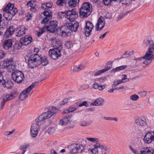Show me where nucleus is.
Returning <instances> with one entry per match:
<instances>
[{
	"mask_svg": "<svg viewBox=\"0 0 154 154\" xmlns=\"http://www.w3.org/2000/svg\"><path fill=\"white\" fill-rule=\"evenodd\" d=\"M70 117L69 115H67L64 116L60 120L59 123L60 125L62 126L66 125L70 122Z\"/></svg>",
	"mask_w": 154,
	"mask_h": 154,
	"instance_id": "obj_24",
	"label": "nucleus"
},
{
	"mask_svg": "<svg viewBox=\"0 0 154 154\" xmlns=\"http://www.w3.org/2000/svg\"><path fill=\"white\" fill-rule=\"evenodd\" d=\"M143 43L146 46L149 47L147 51H148L149 49L152 53H154V43L151 38L147 37L145 38L143 41Z\"/></svg>",
	"mask_w": 154,
	"mask_h": 154,
	"instance_id": "obj_8",
	"label": "nucleus"
},
{
	"mask_svg": "<svg viewBox=\"0 0 154 154\" xmlns=\"http://www.w3.org/2000/svg\"><path fill=\"white\" fill-rule=\"evenodd\" d=\"M85 66L83 65H80L78 66H75L73 68V70L74 71H79L83 69Z\"/></svg>",
	"mask_w": 154,
	"mask_h": 154,
	"instance_id": "obj_42",
	"label": "nucleus"
},
{
	"mask_svg": "<svg viewBox=\"0 0 154 154\" xmlns=\"http://www.w3.org/2000/svg\"><path fill=\"white\" fill-rule=\"evenodd\" d=\"M72 97H69L67 98L64 99L61 102L60 104L62 105H64L65 104H67L69 102V101L71 100Z\"/></svg>",
	"mask_w": 154,
	"mask_h": 154,
	"instance_id": "obj_48",
	"label": "nucleus"
},
{
	"mask_svg": "<svg viewBox=\"0 0 154 154\" xmlns=\"http://www.w3.org/2000/svg\"><path fill=\"white\" fill-rule=\"evenodd\" d=\"M86 139L90 142L95 143L94 146H97L101 144L99 143V139L97 137H88L86 138Z\"/></svg>",
	"mask_w": 154,
	"mask_h": 154,
	"instance_id": "obj_28",
	"label": "nucleus"
},
{
	"mask_svg": "<svg viewBox=\"0 0 154 154\" xmlns=\"http://www.w3.org/2000/svg\"><path fill=\"white\" fill-rule=\"evenodd\" d=\"M66 0H58L57 1L56 4L57 5L60 6H63L65 5L66 6Z\"/></svg>",
	"mask_w": 154,
	"mask_h": 154,
	"instance_id": "obj_43",
	"label": "nucleus"
},
{
	"mask_svg": "<svg viewBox=\"0 0 154 154\" xmlns=\"http://www.w3.org/2000/svg\"><path fill=\"white\" fill-rule=\"evenodd\" d=\"M69 109L70 112H72L75 110L77 109V108L75 107H71Z\"/></svg>",
	"mask_w": 154,
	"mask_h": 154,
	"instance_id": "obj_63",
	"label": "nucleus"
},
{
	"mask_svg": "<svg viewBox=\"0 0 154 154\" xmlns=\"http://www.w3.org/2000/svg\"><path fill=\"white\" fill-rule=\"evenodd\" d=\"M7 26V22H5L1 20L0 22V28H5Z\"/></svg>",
	"mask_w": 154,
	"mask_h": 154,
	"instance_id": "obj_52",
	"label": "nucleus"
},
{
	"mask_svg": "<svg viewBox=\"0 0 154 154\" xmlns=\"http://www.w3.org/2000/svg\"><path fill=\"white\" fill-rule=\"evenodd\" d=\"M146 143H150L154 140V132H148L146 133L144 138Z\"/></svg>",
	"mask_w": 154,
	"mask_h": 154,
	"instance_id": "obj_19",
	"label": "nucleus"
},
{
	"mask_svg": "<svg viewBox=\"0 0 154 154\" xmlns=\"http://www.w3.org/2000/svg\"><path fill=\"white\" fill-rule=\"evenodd\" d=\"M106 67L102 70L97 71L95 72L93 75L95 76H97L100 75L111 69L112 68V65L110 63L108 62L106 64Z\"/></svg>",
	"mask_w": 154,
	"mask_h": 154,
	"instance_id": "obj_21",
	"label": "nucleus"
},
{
	"mask_svg": "<svg viewBox=\"0 0 154 154\" xmlns=\"http://www.w3.org/2000/svg\"><path fill=\"white\" fill-rule=\"evenodd\" d=\"M2 85L4 87H6L8 89L11 88L12 86L13 85V84L11 81H7L3 83L2 84Z\"/></svg>",
	"mask_w": 154,
	"mask_h": 154,
	"instance_id": "obj_39",
	"label": "nucleus"
},
{
	"mask_svg": "<svg viewBox=\"0 0 154 154\" xmlns=\"http://www.w3.org/2000/svg\"><path fill=\"white\" fill-rule=\"evenodd\" d=\"M83 146L81 144H73L70 146L71 153L72 154L81 152L83 149Z\"/></svg>",
	"mask_w": 154,
	"mask_h": 154,
	"instance_id": "obj_15",
	"label": "nucleus"
},
{
	"mask_svg": "<svg viewBox=\"0 0 154 154\" xmlns=\"http://www.w3.org/2000/svg\"><path fill=\"white\" fill-rule=\"evenodd\" d=\"M6 102V101L4 100L3 98L2 100L0 106V109H3L5 103Z\"/></svg>",
	"mask_w": 154,
	"mask_h": 154,
	"instance_id": "obj_56",
	"label": "nucleus"
},
{
	"mask_svg": "<svg viewBox=\"0 0 154 154\" xmlns=\"http://www.w3.org/2000/svg\"><path fill=\"white\" fill-rule=\"evenodd\" d=\"M94 26L92 23L89 21L86 22L85 25L83 29V31L86 36L89 37Z\"/></svg>",
	"mask_w": 154,
	"mask_h": 154,
	"instance_id": "obj_14",
	"label": "nucleus"
},
{
	"mask_svg": "<svg viewBox=\"0 0 154 154\" xmlns=\"http://www.w3.org/2000/svg\"><path fill=\"white\" fill-rule=\"evenodd\" d=\"M17 12V9L14 7V4L8 3L4 8L3 16L6 20H10Z\"/></svg>",
	"mask_w": 154,
	"mask_h": 154,
	"instance_id": "obj_2",
	"label": "nucleus"
},
{
	"mask_svg": "<svg viewBox=\"0 0 154 154\" xmlns=\"http://www.w3.org/2000/svg\"><path fill=\"white\" fill-rule=\"evenodd\" d=\"M79 23L78 22L73 23L66 22L65 25L63 26L61 28L60 32L62 36H65L69 30L72 32H76L78 28Z\"/></svg>",
	"mask_w": 154,
	"mask_h": 154,
	"instance_id": "obj_3",
	"label": "nucleus"
},
{
	"mask_svg": "<svg viewBox=\"0 0 154 154\" xmlns=\"http://www.w3.org/2000/svg\"><path fill=\"white\" fill-rule=\"evenodd\" d=\"M41 63L44 66L47 65L48 63V62L47 59L45 57H43V58L41 57Z\"/></svg>",
	"mask_w": 154,
	"mask_h": 154,
	"instance_id": "obj_47",
	"label": "nucleus"
},
{
	"mask_svg": "<svg viewBox=\"0 0 154 154\" xmlns=\"http://www.w3.org/2000/svg\"><path fill=\"white\" fill-rule=\"evenodd\" d=\"M25 28L24 27H21L18 28L16 33V35L18 37L22 36L26 33Z\"/></svg>",
	"mask_w": 154,
	"mask_h": 154,
	"instance_id": "obj_30",
	"label": "nucleus"
},
{
	"mask_svg": "<svg viewBox=\"0 0 154 154\" xmlns=\"http://www.w3.org/2000/svg\"><path fill=\"white\" fill-rule=\"evenodd\" d=\"M141 154H153V149L150 147H145L140 151Z\"/></svg>",
	"mask_w": 154,
	"mask_h": 154,
	"instance_id": "obj_32",
	"label": "nucleus"
},
{
	"mask_svg": "<svg viewBox=\"0 0 154 154\" xmlns=\"http://www.w3.org/2000/svg\"><path fill=\"white\" fill-rule=\"evenodd\" d=\"M30 145L29 143H25L21 145L20 147V149L22 151L21 154H24L26 151V149L29 148Z\"/></svg>",
	"mask_w": 154,
	"mask_h": 154,
	"instance_id": "obj_37",
	"label": "nucleus"
},
{
	"mask_svg": "<svg viewBox=\"0 0 154 154\" xmlns=\"http://www.w3.org/2000/svg\"><path fill=\"white\" fill-rule=\"evenodd\" d=\"M11 75L13 79L18 83L21 82L24 78V74L21 71H17Z\"/></svg>",
	"mask_w": 154,
	"mask_h": 154,
	"instance_id": "obj_7",
	"label": "nucleus"
},
{
	"mask_svg": "<svg viewBox=\"0 0 154 154\" xmlns=\"http://www.w3.org/2000/svg\"><path fill=\"white\" fill-rule=\"evenodd\" d=\"M139 98V96L136 94H134L131 95L130 97V99L133 101H136L138 100Z\"/></svg>",
	"mask_w": 154,
	"mask_h": 154,
	"instance_id": "obj_50",
	"label": "nucleus"
},
{
	"mask_svg": "<svg viewBox=\"0 0 154 154\" xmlns=\"http://www.w3.org/2000/svg\"><path fill=\"white\" fill-rule=\"evenodd\" d=\"M16 96V94L14 92L11 94H7L3 98L4 100L7 101L8 100H11Z\"/></svg>",
	"mask_w": 154,
	"mask_h": 154,
	"instance_id": "obj_35",
	"label": "nucleus"
},
{
	"mask_svg": "<svg viewBox=\"0 0 154 154\" xmlns=\"http://www.w3.org/2000/svg\"><path fill=\"white\" fill-rule=\"evenodd\" d=\"M12 45V40L11 39H8L4 40L2 43V46L3 48L6 50H8L11 48Z\"/></svg>",
	"mask_w": 154,
	"mask_h": 154,
	"instance_id": "obj_26",
	"label": "nucleus"
},
{
	"mask_svg": "<svg viewBox=\"0 0 154 154\" xmlns=\"http://www.w3.org/2000/svg\"><path fill=\"white\" fill-rule=\"evenodd\" d=\"M83 106H85L86 107H88V104L86 101H84L82 103L80 104L79 105V107H81Z\"/></svg>",
	"mask_w": 154,
	"mask_h": 154,
	"instance_id": "obj_58",
	"label": "nucleus"
},
{
	"mask_svg": "<svg viewBox=\"0 0 154 154\" xmlns=\"http://www.w3.org/2000/svg\"><path fill=\"white\" fill-rule=\"evenodd\" d=\"M5 53L4 51L2 50H0V59H2L5 55Z\"/></svg>",
	"mask_w": 154,
	"mask_h": 154,
	"instance_id": "obj_61",
	"label": "nucleus"
},
{
	"mask_svg": "<svg viewBox=\"0 0 154 154\" xmlns=\"http://www.w3.org/2000/svg\"><path fill=\"white\" fill-rule=\"evenodd\" d=\"M78 16L77 13L75 9H73L71 10L66 11V17L71 21H74Z\"/></svg>",
	"mask_w": 154,
	"mask_h": 154,
	"instance_id": "obj_10",
	"label": "nucleus"
},
{
	"mask_svg": "<svg viewBox=\"0 0 154 154\" xmlns=\"http://www.w3.org/2000/svg\"><path fill=\"white\" fill-rule=\"evenodd\" d=\"M84 81L87 84V85H85V87L83 88L84 89H85L89 87V85H90L92 83V79L91 78L90 75H88L87 76L85 77L84 79Z\"/></svg>",
	"mask_w": 154,
	"mask_h": 154,
	"instance_id": "obj_31",
	"label": "nucleus"
},
{
	"mask_svg": "<svg viewBox=\"0 0 154 154\" xmlns=\"http://www.w3.org/2000/svg\"><path fill=\"white\" fill-rule=\"evenodd\" d=\"M65 44L67 48L68 49L70 48L73 46L72 42L69 41L66 42Z\"/></svg>",
	"mask_w": 154,
	"mask_h": 154,
	"instance_id": "obj_53",
	"label": "nucleus"
},
{
	"mask_svg": "<svg viewBox=\"0 0 154 154\" xmlns=\"http://www.w3.org/2000/svg\"><path fill=\"white\" fill-rule=\"evenodd\" d=\"M51 42L53 45L56 47L55 48L60 49L61 50L62 48V45L61 41L54 38L52 40Z\"/></svg>",
	"mask_w": 154,
	"mask_h": 154,
	"instance_id": "obj_25",
	"label": "nucleus"
},
{
	"mask_svg": "<svg viewBox=\"0 0 154 154\" xmlns=\"http://www.w3.org/2000/svg\"><path fill=\"white\" fill-rule=\"evenodd\" d=\"M32 41V38L31 37L26 36L20 39V42L22 45H26L29 44Z\"/></svg>",
	"mask_w": 154,
	"mask_h": 154,
	"instance_id": "obj_23",
	"label": "nucleus"
},
{
	"mask_svg": "<svg viewBox=\"0 0 154 154\" xmlns=\"http://www.w3.org/2000/svg\"><path fill=\"white\" fill-rule=\"evenodd\" d=\"M45 26H46V28L48 31L52 33L54 32L57 29V23L56 21H51Z\"/></svg>",
	"mask_w": 154,
	"mask_h": 154,
	"instance_id": "obj_9",
	"label": "nucleus"
},
{
	"mask_svg": "<svg viewBox=\"0 0 154 154\" xmlns=\"http://www.w3.org/2000/svg\"><path fill=\"white\" fill-rule=\"evenodd\" d=\"M3 67L4 69H5L13 63V60L12 58H11L9 59H7L6 60H3Z\"/></svg>",
	"mask_w": 154,
	"mask_h": 154,
	"instance_id": "obj_33",
	"label": "nucleus"
},
{
	"mask_svg": "<svg viewBox=\"0 0 154 154\" xmlns=\"http://www.w3.org/2000/svg\"><path fill=\"white\" fill-rule=\"evenodd\" d=\"M15 68L14 65L12 64V63L9 66H8L5 69H7L8 71L11 72L13 71Z\"/></svg>",
	"mask_w": 154,
	"mask_h": 154,
	"instance_id": "obj_44",
	"label": "nucleus"
},
{
	"mask_svg": "<svg viewBox=\"0 0 154 154\" xmlns=\"http://www.w3.org/2000/svg\"><path fill=\"white\" fill-rule=\"evenodd\" d=\"M122 80H120V81L122 83L128 82L129 81V79L127 78V76L126 75H122Z\"/></svg>",
	"mask_w": 154,
	"mask_h": 154,
	"instance_id": "obj_51",
	"label": "nucleus"
},
{
	"mask_svg": "<svg viewBox=\"0 0 154 154\" xmlns=\"http://www.w3.org/2000/svg\"><path fill=\"white\" fill-rule=\"evenodd\" d=\"M79 2V0H67L66 6L74 8L78 5Z\"/></svg>",
	"mask_w": 154,
	"mask_h": 154,
	"instance_id": "obj_27",
	"label": "nucleus"
},
{
	"mask_svg": "<svg viewBox=\"0 0 154 154\" xmlns=\"http://www.w3.org/2000/svg\"><path fill=\"white\" fill-rule=\"evenodd\" d=\"M153 54L149 50L148 51L146 52L145 55L143 57V59H145L143 62L144 64L147 66L151 63V60L154 59Z\"/></svg>",
	"mask_w": 154,
	"mask_h": 154,
	"instance_id": "obj_11",
	"label": "nucleus"
},
{
	"mask_svg": "<svg viewBox=\"0 0 154 154\" xmlns=\"http://www.w3.org/2000/svg\"><path fill=\"white\" fill-rule=\"evenodd\" d=\"M45 26L42 28L39 29V30L37 32V33H36V35L38 36H40L45 31Z\"/></svg>",
	"mask_w": 154,
	"mask_h": 154,
	"instance_id": "obj_46",
	"label": "nucleus"
},
{
	"mask_svg": "<svg viewBox=\"0 0 154 154\" xmlns=\"http://www.w3.org/2000/svg\"><path fill=\"white\" fill-rule=\"evenodd\" d=\"M51 117V114L47 111L40 115L38 118L36 119L35 121L36 122L38 123L39 122L44 121Z\"/></svg>",
	"mask_w": 154,
	"mask_h": 154,
	"instance_id": "obj_17",
	"label": "nucleus"
},
{
	"mask_svg": "<svg viewBox=\"0 0 154 154\" xmlns=\"http://www.w3.org/2000/svg\"><path fill=\"white\" fill-rule=\"evenodd\" d=\"M48 112L51 114V116L54 114H57L60 112V110L55 107L50 106L49 107Z\"/></svg>",
	"mask_w": 154,
	"mask_h": 154,
	"instance_id": "obj_34",
	"label": "nucleus"
},
{
	"mask_svg": "<svg viewBox=\"0 0 154 154\" xmlns=\"http://www.w3.org/2000/svg\"><path fill=\"white\" fill-rule=\"evenodd\" d=\"M105 20L103 17H100L97 20V22L95 26L96 31L101 30L105 25Z\"/></svg>",
	"mask_w": 154,
	"mask_h": 154,
	"instance_id": "obj_20",
	"label": "nucleus"
},
{
	"mask_svg": "<svg viewBox=\"0 0 154 154\" xmlns=\"http://www.w3.org/2000/svg\"><path fill=\"white\" fill-rule=\"evenodd\" d=\"M129 147L130 148L131 150L134 154H138L139 152L136 149L133 148L131 146L129 145Z\"/></svg>",
	"mask_w": 154,
	"mask_h": 154,
	"instance_id": "obj_55",
	"label": "nucleus"
},
{
	"mask_svg": "<svg viewBox=\"0 0 154 154\" xmlns=\"http://www.w3.org/2000/svg\"><path fill=\"white\" fill-rule=\"evenodd\" d=\"M136 125L133 128L132 134L135 135L141 133L147 126L146 119L143 117L137 118L135 120Z\"/></svg>",
	"mask_w": 154,
	"mask_h": 154,
	"instance_id": "obj_1",
	"label": "nucleus"
},
{
	"mask_svg": "<svg viewBox=\"0 0 154 154\" xmlns=\"http://www.w3.org/2000/svg\"><path fill=\"white\" fill-rule=\"evenodd\" d=\"M126 67L127 66H121L118 67L114 69H113L112 70L114 72H116L117 71H119L124 69H125Z\"/></svg>",
	"mask_w": 154,
	"mask_h": 154,
	"instance_id": "obj_49",
	"label": "nucleus"
},
{
	"mask_svg": "<svg viewBox=\"0 0 154 154\" xmlns=\"http://www.w3.org/2000/svg\"><path fill=\"white\" fill-rule=\"evenodd\" d=\"M106 80V78L105 77H102L101 78L96 79H95V82H97L100 84L103 83Z\"/></svg>",
	"mask_w": 154,
	"mask_h": 154,
	"instance_id": "obj_41",
	"label": "nucleus"
},
{
	"mask_svg": "<svg viewBox=\"0 0 154 154\" xmlns=\"http://www.w3.org/2000/svg\"><path fill=\"white\" fill-rule=\"evenodd\" d=\"M32 1H30L27 3V5L28 7H30V10L32 12H35L38 8L32 2Z\"/></svg>",
	"mask_w": 154,
	"mask_h": 154,
	"instance_id": "obj_36",
	"label": "nucleus"
},
{
	"mask_svg": "<svg viewBox=\"0 0 154 154\" xmlns=\"http://www.w3.org/2000/svg\"><path fill=\"white\" fill-rule=\"evenodd\" d=\"M104 17L106 19H110L111 17V16L109 13H106Z\"/></svg>",
	"mask_w": 154,
	"mask_h": 154,
	"instance_id": "obj_62",
	"label": "nucleus"
},
{
	"mask_svg": "<svg viewBox=\"0 0 154 154\" xmlns=\"http://www.w3.org/2000/svg\"><path fill=\"white\" fill-rule=\"evenodd\" d=\"M3 77V75H0V84L1 85L5 82V80L4 79Z\"/></svg>",
	"mask_w": 154,
	"mask_h": 154,
	"instance_id": "obj_60",
	"label": "nucleus"
},
{
	"mask_svg": "<svg viewBox=\"0 0 154 154\" xmlns=\"http://www.w3.org/2000/svg\"><path fill=\"white\" fill-rule=\"evenodd\" d=\"M143 59V57L135 58L134 59L136 61V63H137L138 61H141Z\"/></svg>",
	"mask_w": 154,
	"mask_h": 154,
	"instance_id": "obj_64",
	"label": "nucleus"
},
{
	"mask_svg": "<svg viewBox=\"0 0 154 154\" xmlns=\"http://www.w3.org/2000/svg\"><path fill=\"white\" fill-rule=\"evenodd\" d=\"M15 28L13 26H11L7 28L5 32L4 36L7 38H10L14 34Z\"/></svg>",
	"mask_w": 154,
	"mask_h": 154,
	"instance_id": "obj_22",
	"label": "nucleus"
},
{
	"mask_svg": "<svg viewBox=\"0 0 154 154\" xmlns=\"http://www.w3.org/2000/svg\"><path fill=\"white\" fill-rule=\"evenodd\" d=\"M98 148H100L101 149L104 150L107 152H109L110 150V149L108 147L102 144L99 145L97 146L94 145V148L93 149H90L89 150L94 154H98Z\"/></svg>",
	"mask_w": 154,
	"mask_h": 154,
	"instance_id": "obj_18",
	"label": "nucleus"
},
{
	"mask_svg": "<svg viewBox=\"0 0 154 154\" xmlns=\"http://www.w3.org/2000/svg\"><path fill=\"white\" fill-rule=\"evenodd\" d=\"M43 15L44 17H42V19L41 22L42 24H45L48 21L51 20L52 18V13L49 10L48 11H45L41 14V16Z\"/></svg>",
	"mask_w": 154,
	"mask_h": 154,
	"instance_id": "obj_12",
	"label": "nucleus"
},
{
	"mask_svg": "<svg viewBox=\"0 0 154 154\" xmlns=\"http://www.w3.org/2000/svg\"><path fill=\"white\" fill-rule=\"evenodd\" d=\"M104 102V100L101 98H98L95 100L94 103H92L93 105L98 106L103 104Z\"/></svg>",
	"mask_w": 154,
	"mask_h": 154,
	"instance_id": "obj_38",
	"label": "nucleus"
},
{
	"mask_svg": "<svg viewBox=\"0 0 154 154\" xmlns=\"http://www.w3.org/2000/svg\"><path fill=\"white\" fill-rule=\"evenodd\" d=\"M147 94V91H143L139 92V94L142 97H143L146 96Z\"/></svg>",
	"mask_w": 154,
	"mask_h": 154,
	"instance_id": "obj_59",
	"label": "nucleus"
},
{
	"mask_svg": "<svg viewBox=\"0 0 154 154\" xmlns=\"http://www.w3.org/2000/svg\"><path fill=\"white\" fill-rule=\"evenodd\" d=\"M92 6L88 2H85L82 5L79 9V14L82 18L86 17L91 14Z\"/></svg>",
	"mask_w": 154,
	"mask_h": 154,
	"instance_id": "obj_4",
	"label": "nucleus"
},
{
	"mask_svg": "<svg viewBox=\"0 0 154 154\" xmlns=\"http://www.w3.org/2000/svg\"><path fill=\"white\" fill-rule=\"evenodd\" d=\"M61 51L60 49H58L55 48L50 49L49 51L50 56L53 59L57 60L61 55Z\"/></svg>",
	"mask_w": 154,
	"mask_h": 154,
	"instance_id": "obj_13",
	"label": "nucleus"
},
{
	"mask_svg": "<svg viewBox=\"0 0 154 154\" xmlns=\"http://www.w3.org/2000/svg\"><path fill=\"white\" fill-rule=\"evenodd\" d=\"M113 84L112 85V88L115 87L119 84H122V83L121 82L120 80H115L113 82Z\"/></svg>",
	"mask_w": 154,
	"mask_h": 154,
	"instance_id": "obj_45",
	"label": "nucleus"
},
{
	"mask_svg": "<svg viewBox=\"0 0 154 154\" xmlns=\"http://www.w3.org/2000/svg\"><path fill=\"white\" fill-rule=\"evenodd\" d=\"M56 131V128L55 127L51 126L48 128L46 132L49 134H52L55 132Z\"/></svg>",
	"mask_w": 154,
	"mask_h": 154,
	"instance_id": "obj_40",
	"label": "nucleus"
},
{
	"mask_svg": "<svg viewBox=\"0 0 154 154\" xmlns=\"http://www.w3.org/2000/svg\"><path fill=\"white\" fill-rule=\"evenodd\" d=\"M41 57L37 54L32 55L28 59L29 67L33 68L38 66L41 63Z\"/></svg>",
	"mask_w": 154,
	"mask_h": 154,
	"instance_id": "obj_5",
	"label": "nucleus"
},
{
	"mask_svg": "<svg viewBox=\"0 0 154 154\" xmlns=\"http://www.w3.org/2000/svg\"><path fill=\"white\" fill-rule=\"evenodd\" d=\"M112 0H103V2L105 5H108L111 3Z\"/></svg>",
	"mask_w": 154,
	"mask_h": 154,
	"instance_id": "obj_57",
	"label": "nucleus"
},
{
	"mask_svg": "<svg viewBox=\"0 0 154 154\" xmlns=\"http://www.w3.org/2000/svg\"><path fill=\"white\" fill-rule=\"evenodd\" d=\"M38 84V82H35L29 86L27 88L23 90L20 94L19 98L23 100L26 98L29 95L31 91Z\"/></svg>",
	"mask_w": 154,
	"mask_h": 154,
	"instance_id": "obj_6",
	"label": "nucleus"
},
{
	"mask_svg": "<svg viewBox=\"0 0 154 154\" xmlns=\"http://www.w3.org/2000/svg\"><path fill=\"white\" fill-rule=\"evenodd\" d=\"M106 85L104 84L102 85H99L97 82L94 81L92 87L95 89H98L99 91H102L106 87Z\"/></svg>",
	"mask_w": 154,
	"mask_h": 154,
	"instance_id": "obj_29",
	"label": "nucleus"
},
{
	"mask_svg": "<svg viewBox=\"0 0 154 154\" xmlns=\"http://www.w3.org/2000/svg\"><path fill=\"white\" fill-rule=\"evenodd\" d=\"M40 129L39 125L36 123L32 124L30 128V134L32 137H36Z\"/></svg>",
	"mask_w": 154,
	"mask_h": 154,
	"instance_id": "obj_16",
	"label": "nucleus"
},
{
	"mask_svg": "<svg viewBox=\"0 0 154 154\" xmlns=\"http://www.w3.org/2000/svg\"><path fill=\"white\" fill-rule=\"evenodd\" d=\"M89 123L85 121L82 122L80 124L81 126H86L89 125Z\"/></svg>",
	"mask_w": 154,
	"mask_h": 154,
	"instance_id": "obj_54",
	"label": "nucleus"
}]
</instances>
